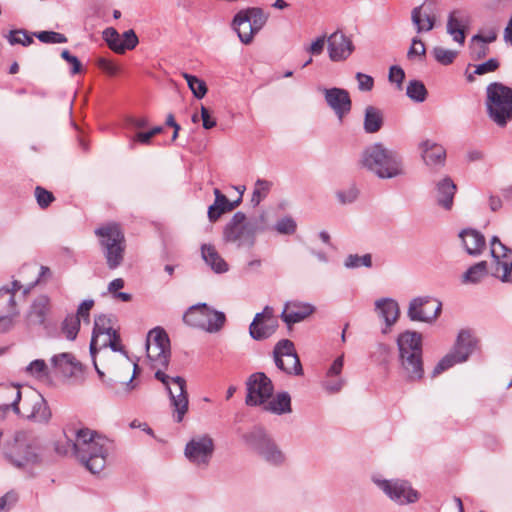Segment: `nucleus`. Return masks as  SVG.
Returning <instances> with one entry per match:
<instances>
[{
	"label": "nucleus",
	"instance_id": "obj_7",
	"mask_svg": "<svg viewBox=\"0 0 512 512\" xmlns=\"http://www.w3.org/2000/svg\"><path fill=\"white\" fill-rule=\"evenodd\" d=\"M94 233L99 239L107 267L111 270L118 268L123 263L126 248L125 236L120 226L108 223L96 228Z\"/></svg>",
	"mask_w": 512,
	"mask_h": 512
},
{
	"label": "nucleus",
	"instance_id": "obj_15",
	"mask_svg": "<svg viewBox=\"0 0 512 512\" xmlns=\"http://www.w3.org/2000/svg\"><path fill=\"white\" fill-rule=\"evenodd\" d=\"M275 365L289 375H302L303 368L296 353L294 343L289 339L277 342L273 350Z\"/></svg>",
	"mask_w": 512,
	"mask_h": 512
},
{
	"label": "nucleus",
	"instance_id": "obj_37",
	"mask_svg": "<svg viewBox=\"0 0 512 512\" xmlns=\"http://www.w3.org/2000/svg\"><path fill=\"white\" fill-rule=\"evenodd\" d=\"M263 409L276 415H283L292 412L291 397L288 392L277 393L272 399L263 404Z\"/></svg>",
	"mask_w": 512,
	"mask_h": 512
},
{
	"label": "nucleus",
	"instance_id": "obj_57",
	"mask_svg": "<svg viewBox=\"0 0 512 512\" xmlns=\"http://www.w3.org/2000/svg\"><path fill=\"white\" fill-rule=\"evenodd\" d=\"M470 55L473 60H480L484 58L488 52L489 47L482 42L473 43L470 41Z\"/></svg>",
	"mask_w": 512,
	"mask_h": 512
},
{
	"label": "nucleus",
	"instance_id": "obj_18",
	"mask_svg": "<svg viewBox=\"0 0 512 512\" xmlns=\"http://www.w3.org/2000/svg\"><path fill=\"white\" fill-rule=\"evenodd\" d=\"M442 303L429 296L413 298L408 306L407 316L414 322L432 323L437 319Z\"/></svg>",
	"mask_w": 512,
	"mask_h": 512
},
{
	"label": "nucleus",
	"instance_id": "obj_40",
	"mask_svg": "<svg viewBox=\"0 0 512 512\" xmlns=\"http://www.w3.org/2000/svg\"><path fill=\"white\" fill-rule=\"evenodd\" d=\"M488 275V263L480 261L470 266L462 275V282L465 284H477Z\"/></svg>",
	"mask_w": 512,
	"mask_h": 512
},
{
	"label": "nucleus",
	"instance_id": "obj_5",
	"mask_svg": "<svg viewBox=\"0 0 512 512\" xmlns=\"http://www.w3.org/2000/svg\"><path fill=\"white\" fill-rule=\"evenodd\" d=\"M265 230L264 216L247 219L246 215L238 211L223 229V240L236 245L237 248H252L256 242V235Z\"/></svg>",
	"mask_w": 512,
	"mask_h": 512
},
{
	"label": "nucleus",
	"instance_id": "obj_63",
	"mask_svg": "<svg viewBox=\"0 0 512 512\" xmlns=\"http://www.w3.org/2000/svg\"><path fill=\"white\" fill-rule=\"evenodd\" d=\"M344 383L345 381L342 377L326 378L323 382V387L330 393H336L342 389Z\"/></svg>",
	"mask_w": 512,
	"mask_h": 512
},
{
	"label": "nucleus",
	"instance_id": "obj_64",
	"mask_svg": "<svg viewBox=\"0 0 512 512\" xmlns=\"http://www.w3.org/2000/svg\"><path fill=\"white\" fill-rule=\"evenodd\" d=\"M97 66L99 69H101L103 72H105L109 76H114L118 73V66L114 64L112 61L106 58H99L97 60Z\"/></svg>",
	"mask_w": 512,
	"mask_h": 512
},
{
	"label": "nucleus",
	"instance_id": "obj_9",
	"mask_svg": "<svg viewBox=\"0 0 512 512\" xmlns=\"http://www.w3.org/2000/svg\"><path fill=\"white\" fill-rule=\"evenodd\" d=\"M38 446L26 432H17L12 443L5 448V457L17 468H25L40 462Z\"/></svg>",
	"mask_w": 512,
	"mask_h": 512
},
{
	"label": "nucleus",
	"instance_id": "obj_60",
	"mask_svg": "<svg viewBox=\"0 0 512 512\" xmlns=\"http://www.w3.org/2000/svg\"><path fill=\"white\" fill-rule=\"evenodd\" d=\"M18 496L15 492L9 491L0 497V512H8L17 502Z\"/></svg>",
	"mask_w": 512,
	"mask_h": 512
},
{
	"label": "nucleus",
	"instance_id": "obj_58",
	"mask_svg": "<svg viewBox=\"0 0 512 512\" xmlns=\"http://www.w3.org/2000/svg\"><path fill=\"white\" fill-rule=\"evenodd\" d=\"M138 42L139 40L134 30L130 29L123 33L121 38V46L124 47V52L126 50L134 49L137 46Z\"/></svg>",
	"mask_w": 512,
	"mask_h": 512
},
{
	"label": "nucleus",
	"instance_id": "obj_28",
	"mask_svg": "<svg viewBox=\"0 0 512 512\" xmlns=\"http://www.w3.org/2000/svg\"><path fill=\"white\" fill-rule=\"evenodd\" d=\"M465 251L471 256H479L486 246L484 235L475 229H463L459 233Z\"/></svg>",
	"mask_w": 512,
	"mask_h": 512
},
{
	"label": "nucleus",
	"instance_id": "obj_43",
	"mask_svg": "<svg viewBox=\"0 0 512 512\" xmlns=\"http://www.w3.org/2000/svg\"><path fill=\"white\" fill-rule=\"evenodd\" d=\"M183 77L195 98L202 99L206 95L207 86L203 80L188 73H183Z\"/></svg>",
	"mask_w": 512,
	"mask_h": 512
},
{
	"label": "nucleus",
	"instance_id": "obj_32",
	"mask_svg": "<svg viewBox=\"0 0 512 512\" xmlns=\"http://www.w3.org/2000/svg\"><path fill=\"white\" fill-rule=\"evenodd\" d=\"M375 310L377 311L378 316L384 320L387 328L393 326L400 315L398 302L389 297L376 300Z\"/></svg>",
	"mask_w": 512,
	"mask_h": 512
},
{
	"label": "nucleus",
	"instance_id": "obj_6",
	"mask_svg": "<svg viewBox=\"0 0 512 512\" xmlns=\"http://www.w3.org/2000/svg\"><path fill=\"white\" fill-rule=\"evenodd\" d=\"M246 447L273 466L284 464L286 456L267 430L259 425L242 434Z\"/></svg>",
	"mask_w": 512,
	"mask_h": 512
},
{
	"label": "nucleus",
	"instance_id": "obj_35",
	"mask_svg": "<svg viewBox=\"0 0 512 512\" xmlns=\"http://www.w3.org/2000/svg\"><path fill=\"white\" fill-rule=\"evenodd\" d=\"M2 397L10 399V403L0 404V418H4L7 412L13 410L17 415H20V401L22 400V393L18 386H6L2 388Z\"/></svg>",
	"mask_w": 512,
	"mask_h": 512
},
{
	"label": "nucleus",
	"instance_id": "obj_42",
	"mask_svg": "<svg viewBox=\"0 0 512 512\" xmlns=\"http://www.w3.org/2000/svg\"><path fill=\"white\" fill-rule=\"evenodd\" d=\"M241 11L246 13L247 18H249V22L254 28V32L258 33L267 22L268 16L263 12L261 8L253 7Z\"/></svg>",
	"mask_w": 512,
	"mask_h": 512
},
{
	"label": "nucleus",
	"instance_id": "obj_38",
	"mask_svg": "<svg viewBox=\"0 0 512 512\" xmlns=\"http://www.w3.org/2000/svg\"><path fill=\"white\" fill-rule=\"evenodd\" d=\"M384 123L383 112L374 106H367L364 113L363 128L368 134L378 132Z\"/></svg>",
	"mask_w": 512,
	"mask_h": 512
},
{
	"label": "nucleus",
	"instance_id": "obj_22",
	"mask_svg": "<svg viewBox=\"0 0 512 512\" xmlns=\"http://www.w3.org/2000/svg\"><path fill=\"white\" fill-rule=\"evenodd\" d=\"M323 94L327 105L334 111L338 120L342 122L345 115L351 111L352 102L349 92L343 88H325Z\"/></svg>",
	"mask_w": 512,
	"mask_h": 512
},
{
	"label": "nucleus",
	"instance_id": "obj_11",
	"mask_svg": "<svg viewBox=\"0 0 512 512\" xmlns=\"http://www.w3.org/2000/svg\"><path fill=\"white\" fill-rule=\"evenodd\" d=\"M372 482L394 503L409 505L420 499V493L409 481L403 479H384L381 475H372Z\"/></svg>",
	"mask_w": 512,
	"mask_h": 512
},
{
	"label": "nucleus",
	"instance_id": "obj_46",
	"mask_svg": "<svg viewBox=\"0 0 512 512\" xmlns=\"http://www.w3.org/2000/svg\"><path fill=\"white\" fill-rule=\"evenodd\" d=\"M344 266L348 269H356L360 267L370 268L372 266V256L371 254H364L362 256L349 254L344 261Z\"/></svg>",
	"mask_w": 512,
	"mask_h": 512
},
{
	"label": "nucleus",
	"instance_id": "obj_12",
	"mask_svg": "<svg viewBox=\"0 0 512 512\" xmlns=\"http://www.w3.org/2000/svg\"><path fill=\"white\" fill-rule=\"evenodd\" d=\"M183 320L192 327L214 333L223 327L226 317L223 312L211 309L206 303H199L186 311Z\"/></svg>",
	"mask_w": 512,
	"mask_h": 512
},
{
	"label": "nucleus",
	"instance_id": "obj_59",
	"mask_svg": "<svg viewBox=\"0 0 512 512\" xmlns=\"http://www.w3.org/2000/svg\"><path fill=\"white\" fill-rule=\"evenodd\" d=\"M355 78L358 83V89L362 92L371 91L374 87V79L370 75L357 72Z\"/></svg>",
	"mask_w": 512,
	"mask_h": 512
},
{
	"label": "nucleus",
	"instance_id": "obj_30",
	"mask_svg": "<svg viewBox=\"0 0 512 512\" xmlns=\"http://www.w3.org/2000/svg\"><path fill=\"white\" fill-rule=\"evenodd\" d=\"M52 367L65 377H71L82 370V365L71 353H60L51 358Z\"/></svg>",
	"mask_w": 512,
	"mask_h": 512
},
{
	"label": "nucleus",
	"instance_id": "obj_47",
	"mask_svg": "<svg viewBox=\"0 0 512 512\" xmlns=\"http://www.w3.org/2000/svg\"><path fill=\"white\" fill-rule=\"evenodd\" d=\"M26 373L37 378V379H44L47 378L49 375V368L46 364V362L42 359H36L32 362H30L26 369Z\"/></svg>",
	"mask_w": 512,
	"mask_h": 512
},
{
	"label": "nucleus",
	"instance_id": "obj_17",
	"mask_svg": "<svg viewBox=\"0 0 512 512\" xmlns=\"http://www.w3.org/2000/svg\"><path fill=\"white\" fill-rule=\"evenodd\" d=\"M22 408L20 415L40 424H47L51 419V410L44 397L35 390L29 391L22 396Z\"/></svg>",
	"mask_w": 512,
	"mask_h": 512
},
{
	"label": "nucleus",
	"instance_id": "obj_10",
	"mask_svg": "<svg viewBox=\"0 0 512 512\" xmlns=\"http://www.w3.org/2000/svg\"><path fill=\"white\" fill-rule=\"evenodd\" d=\"M478 340L468 329H462L457 336L454 347L450 353L445 355L434 367L432 377L440 375L455 364L468 360L470 355L477 348Z\"/></svg>",
	"mask_w": 512,
	"mask_h": 512
},
{
	"label": "nucleus",
	"instance_id": "obj_26",
	"mask_svg": "<svg viewBox=\"0 0 512 512\" xmlns=\"http://www.w3.org/2000/svg\"><path fill=\"white\" fill-rule=\"evenodd\" d=\"M315 307L309 303L300 301H288L284 305L281 319L290 328L293 324L299 323L313 314Z\"/></svg>",
	"mask_w": 512,
	"mask_h": 512
},
{
	"label": "nucleus",
	"instance_id": "obj_45",
	"mask_svg": "<svg viewBox=\"0 0 512 512\" xmlns=\"http://www.w3.org/2000/svg\"><path fill=\"white\" fill-rule=\"evenodd\" d=\"M103 39L109 48L118 54L124 53V47L121 46V36L113 27H108L103 31Z\"/></svg>",
	"mask_w": 512,
	"mask_h": 512
},
{
	"label": "nucleus",
	"instance_id": "obj_8",
	"mask_svg": "<svg viewBox=\"0 0 512 512\" xmlns=\"http://www.w3.org/2000/svg\"><path fill=\"white\" fill-rule=\"evenodd\" d=\"M487 114L499 127H505L512 119V88L492 82L486 87Z\"/></svg>",
	"mask_w": 512,
	"mask_h": 512
},
{
	"label": "nucleus",
	"instance_id": "obj_4",
	"mask_svg": "<svg viewBox=\"0 0 512 512\" xmlns=\"http://www.w3.org/2000/svg\"><path fill=\"white\" fill-rule=\"evenodd\" d=\"M361 163L381 179L396 178L405 174L402 156L380 142L368 146L363 151Z\"/></svg>",
	"mask_w": 512,
	"mask_h": 512
},
{
	"label": "nucleus",
	"instance_id": "obj_39",
	"mask_svg": "<svg viewBox=\"0 0 512 512\" xmlns=\"http://www.w3.org/2000/svg\"><path fill=\"white\" fill-rule=\"evenodd\" d=\"M113 317L111 315L100 314L94 319V327L92 332V346L96 344L99 334H110L116 332L113 328Z\"/></svg>",
	"mask_w": 512,
	"mask_h": 512
},
{
	"label": "nucleus",
	"instance_id": "obj_27",
	"mask_svg": "<svg viewBox=\"0 0 512 512\" xmlns=\"http://www.w3.org/2000/svg\"><path fill=\"white\" fill-rule=\"evenodd\" d=\"M457 186L450 177H444L435 183L434 197L436 204L446 211L453 207Z\"/></svg>",
	"mask_w": 512,
	"mask_h": 512
},
{
	"label": "nucleus",
	"instance_id": "obj_2",
	"mask_svg": "<svg viewBox=\"0 0 512 512\" xmlns=\"http://www.w3.org/2000/svg\"><path fill=\"white\" fill-rule=\"evenodd\" d=\"M110 448L111 442L106 437L84 428L76 432L74 441L67 439L65 445L57 443L55 450L58 454H67L72 451L87 470L97 474L105 468Z\"/></svg>",
	"mask_w": 512,
	"mask_h": 512
},
{
	"label": "nucleus",
	"instance_id": "obj_1",
	"mask_svg": "<svg viewBox=\"0 0 512 512\" xmlns=\"http://www.w3.org/2000/svg\"><path fill=\"white\" fill-rule=\"evenodd\" d=\"M146 353L151 367L156 369L155 378L165 386L168 392L175 421L182 422L189 407L186 380L181 376L170 377L162 370L168 367L171 357L170 339L163 328L155 327L149 331L146 339Z\"/></svg>",
	"mask_w": 512,
	"mask_h": 512
},
{
	"label": "nucleus",
	"instance_id": "obj_36",
	"mask_svg": "<svg viewBox=\"0 0 512 512\" xmlns=\"http://www.w3.org/2000/svg\"><path fill=\"white\" fill-rule=\"evenodd\" d=\"M232 27L236 31L240 41L244 44H249L257 32H254L252 24L249 22L246 13L239 11L233 19Z\"/></svg>",
	"mask_w": 512,
	"mask_h": 512
},
{
	"label": "nucleus",
	"instance_id": "obj_62",
	"mask_svg": "<svg viewBox=\"0 0 512 512\" xmlns=\"http://www.w3.org/2000/svg\"><path fill=\"white\" fill-rule=\"evenodd\" d=\"M94 306V300L87 299L80 303L77 309V313L74 316H78V319H83L84 322H89L90 310Z\"/></svg>",
	"mask_w": 512,
	"mask_h": 512
},
{
	"label": "nucleus",
	"instance_id": "obj_49",
	"mask_svg": "<svg viewBox=\"0 0 512 512\" xmlns=\"http://www.w3.org/2000/svg\"><path fill=\"white\" fill-rule=\"evenodd\" d=\"M432 54L435 60L441 65H449L454 62L456 59L458 52L451 49H446L440 46L434 47L432 50Z\"/></svg>",
	"mask_w": 512,
	"mask_h": 512
},
{
	"label": "nucleus",
	"instance_id": "obj_14",
	"mask_svg": "<svg viewBox=\"0 0 512 512\" xmlns=\"http://www.w3.org/2000/svg\"><path fill=\"white\" fill-rule=\"evenodd\" d=\"M214 449V441L209 435H196L186 443L184 456L192 465L205 469L211 462Z\"/></svg>",
	"mask_w": 512,
	"mask_h": 512
},
{
	"label": "nucleus",
	"instance_id": "obj_23",
	"mask_svg": "<svg viewBox=\"0 0 512 512\" xmlns=\"http://www.w3.org/2000/svg\"><path fill=\"white\" fill-rule=\"evenodd\" d=\"M327 43L329 58L333 62L345 61L355 50L352 40L339 30L327 38Z\"/></svg>",
	"mask_w": 512,
	"mask_h": 512
},
{
	"label": "nucleus",
	"instance_id": "obj_25",
	"mask_svg": "<svg viewBox=\"0 0 512 512\" xmlns=\"http://www.w3.org/2000/svg\"><path fill=\"white\" fill-rule=\"evenodd\" d=\"M94 368L102 381V383L105 385V387L109 390H111L115 395L117 396H127L130 394L137 386L136 383L133 382L136 372L138 369V365H133V374L129 377L126 381H121L120 377L116 378H107L105 376V373L98 367L96 360H94Z\"/></svg>",
	"mask_w": 512,
	"mask_h": 512
},
{
	"label": "nucleus",
	"instance_id": "obj_31",
	"mask_svg": "<svg viewBox=\"0 0 512 512\" xmlns=\"http://www.w3.org/2000/svg\"><path fill=\"white\" fill-rule=\"evenodd\" d=\"M214 195L215 201L208 208V218L211 222H215L222 214L230 212L238 207L242 201L241 197L235 201H229V199L217 188L214 189Z\"/></svg>",
	"mask_w": 512,
	"mask_h": 512
},
{
	"label": "nucleus",
	"instance_id": "obj_53",
	"mask_svg": "<svg viewBox=\"0 0 512 512\" xmlns=\"http://www.w3.org/2000/svg\"><path fill=\"white\" fill-rule=\"evenodd\" d=\"M35 197L37 200V204L40 208L45 209L50 206V204L55 200L52 192L46 190L41 186H37L35 188Z\"/></svg>",
	"mask_w": 512,
	"mask_h": 512
},
{
	"label": "nucleus",
	"instance_id": "obj_21",
	"mask_svg": "<svg viewBox=\"0 0 512 512\" xmlns=\"http://www.w3.org/2000/svg\"><path fill=\"white\" fill-rule=\"evenodd\" d=\"M470 24L471 17L468 12L462 9H454L448 14L446 32L455 43L463 46L466 39V31Z\"/></svg>",
	"mask_w": 512,
	"mask_h": 512
},
{
	"label": "nucleus",
	"instance_id": "obj_44",
	"mask_svg": "<svg viewBox=\"0 0 512 512\" xmlns=\"http://www.w3.org/2000/svg\"><path fill=\"white\" fill-rule=\"evenodd\" d=\"M80 329V319L78 316L68 315L62 322V333L68 340H74Z\"/></svg>",
	"mask_w": 512,
	"mask_h": 512
},
{
	"label": "nucleus",
	"instance_id": "obj_29",
	"mask_svg": "<svg viewBox=\"0 0 512 512\" xmlns=\"http://www.w3.org/2000/svg\"><path fill=\"white\" fill-rule=\"evenodd\" d=\"M23 288L20 281L14 280L9 286L0 288V314L20 312L18 309L16 294Z\"/></svg>",
	"mask_w": 512,
	"mask_h": 512
},
{
	"label": "nucleus",
	"instance_id": "obj_55",
	"mask_svg": "<svg viewBox=\"0 0 512 512\" xmlns=\"http://www.w3.org/2000/svg\"><path fill=\"white\" fill-rule=\"evenodd\" d=\"M20 312L4 313L0 314V333H6L10 331L19 317Z\"/></svg>",
	"mask_w": 512,
	"mask_h": 512
},
{
	"label": "nucleus",
	"instance_id": "obj_51",
	"mask_svg": "<svg viewBox=\"0 0 512 512\" xmlns=\"http://www.w3.org/2000/svg\"><path fill=\"white\" fill-rule=\"evenodd\" d=\"M275 230L282 235H292L297 229V224L292 217L286 216L279 219L274 226Z\"/></svg>",
	"mask_w": 512,
	"mask_h": 512
},
{
	"label": "nucleus",
	"instance_id": "obj_20",
	"mask_svg": "<svg viewBox=\"0 0 512 512\" xmlns=\"http://www.w3.org/2000/svg\"><path fill=\"white\" fill-rule=\"evenodd\" d=\"M51 313V299L46 294L37 296L29 305L24 315L27 328L46 327Z\"/></svg>",
	"mask_w": 512,
	"mask_h": 512
},
{
	"label": "nucleus",
	"instance_id": "obj_61",
	"mask_svg": "<svg viewBox=\"0 0 512 512\" xmlns=\"http://www.w3.org/2000/svg\"><path fill=\"white\" fill-rule=\"evenodd\" d=\"M61 57L71 65V74L75 75L81 72L82 64L79 59L72 55L67 49H64L61 53Z\"/></svg>",
	"mask_w": 512,
	"mask_h": 512
},
{
	"label": "nucleus",
	"instance_id": "obj_16",
	"mask_svg": "<svg viewBox=\"0 0 512 512\" xmlns=\"http://www.w3.org/2000/svg\"><path fill=\"white\" fill-rule=\"evenodd\" d=\"M247 395L245 403L248 406H261L271 398L274 386L271 379L263 372H256L246 381Z\"/></svg>",
	"mask_w": 512,
	"mask_h": 512
},
{
	"label": "nucleus",
	"instance_id": "obj_3",
	"mask_svg": "<svg viewBox=\"0 0 512 512\" xmlns=\"http://www.w3.org/2000/svg\"><path fill=\"white\" fill-rule=\"evenodd\" d=\"M401 376L407 382H418L424 377L422 335L406 330L396 340Z\"/></svg>",
	"mask_w": 512,
	"mask_h": 512
},
{
	"label": "nucleus",
	"instance_id": "obj_52",
	"mask_svg": "<svg viewBox=\"0 0 512 512\" xmlns=\"http://www.w3.org/2000/svg\"><path fill=\"white\" fill-rule=\"evenodd\" d=\"M34 35L42 43L56 44V43H66L67 42V37L64 34L59 33V32L40 31V32L34 33Z\"/></svg>",
	"mask_w": 512,
	"mask_h": 512
},
{
	"label": "nucleus",
	"instance_id": "obj_24",
	"mask_svg": "<svg viewBox=\"0 0 512 512\" xmlns=\"http://www.w3.org/2000/svg\"><path fill=\"white\" fill-rule=\"evenodd\" d=\"M436 20L437 16L432 1L426 0L421 5L414 7L411 11V21L418 34L433 30Z\"/></svg>",
	"mask_w": 512,
	"mask_h": 512
},
{
	"label": "nucleus",
	"instance_id": "obj_50",
	"mask_svg": "<svg viewBox=\"0 0 512 512\" xmlns=\"http://www.w3.org/2000/svg\"><path fill=\"white\" fill-rule=\"evenodd\" d=\"M499 67V62L495 58H490L484 63H481L475 67L473 73L467 75V81L473 82L475 80L474 75H484L490 72L497 70Z\"/></svg>",
	"mask_w": 512,
	"mask_h": 512
},
{
	"label": "nucleus",
	"instance_id": "obj_13",
	"mask_svg": "<svg viewBox=\"0 0 512 512\" xmlns=\"http://www.w3.org/2000/svg\"><path fill=\"white\" fill-rule=\"evenodd\" d=\"M490 255L491 275L502 283L512 284V249L497 236H493L490 240Z\"/></svg>",
	"mask_w": 512,
	"mask_h": 512
},
{
	"label": "nucleus",
	"instance_id": "obj_48",
	"mask_svg": "<svg viewBox=\"0 0 512 512\" xmlns=\"http://www.w3.org/2000/svg\"><path fill=\"white\" fill-rule=\"evenodd\" d=\"M271 186L272 183L264 179H258L255 182V187L251 197V202L254 206L259 205V203L267 196Z\"/></svg>",
	"mask_w": 512,
	"mask_h": 512
},
{
	"label": "nucleus",
	"instance_id": "obj_33",
	"mask_svg": "<svg viewBox=\"0 0 512 512\" xmlns=\"http://www.w3.org/2000/svg\"><path fill=\"white\" fill-rule=\"evenodd\" d=\"M201 257L206 265L216 274H223L229 270L228 263L212 244H203L201 246Z\"/></svg>",
	"mask_w": 512,
	"mask_h": 512
},
{
	"label": "nucleus",
	"instance_id": "obj_56",
	"mask_svg": "<svg viewBox=\"0 0 512 512\" xmlns=\"http://www.w3.org/2000/svg\"><path fill=\"white\" fill-rule=\"evenodd\" d=\"M97 342L95 345L92 346V341L90 342V354L93 359L95 360L96 353L101 349H106L108 344H111V333L110 334H99L97 337Z\"/></svg>",
	"mask_w": 512,
	"mask_h": 512
},
{
	"label": "nucleus",
	"instance_id": "obj_19",
	"mask_svg": "<svg viewBox=\"0 0 512 512\" xmlns=\"http://www.w3.org/2000/svg\"><path fill=\"white\" fill-rule=\"evenodd\" d=\"M278 328V320L274 316V310L266 306L262 312L255 315L249 326V334L252 339L261 341L273 335Z\"/></svg>",
	"mask_w": 512,
	"mask_h": 512
},
{
	"label": "nucleus",
	"instance_id": "obj_34",
	"mask_svg": "<svg viewBox=\"0 0 512 512\" xmlns=\"http://www.w3.org/2000/svg\"><path fill=\"white\" fill-rule=\"evenodd\" d=\"M419 148L422 158L427 165L434 166L444 164L446 151L441 145L430 140H425L420 143Z\"/></svg>",
	"mask_w": 512,
	"mask_h": 512
},
{
	"label": "nucleus",
	"instance_id": "obj_41",
	"mask_svg": "<svg viewBox=\"0 0 512 512\" xmlns=\"http://www.w3.org/2000/svg\"><path fill=\"white\" fill-rule=\"evenodd\" d=\"M427 89L420 80H411L406 88V95L413 101L422 103L427 98Z\"/></svg>",
	"mask_w": 512,
	"mask_h": 512
},
{
	"label": "nucleus",
	"instance_id": "obj_54",
	"mask_svg": "<svg viewBox=\"0 0 512 512\" xmlns=\"http://www.w3.org/2000/svg\"><path fill=\"white\" fill-rule=\"evenodd\" d=\"M8 41L11 45L21 44L23 46H28L33 42V38L24 30H15L10 32Z\"/></svg>",
	"mask_w": 512,
	"mask_h": 512
}]
</instances>
